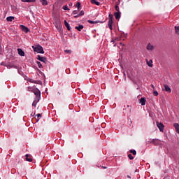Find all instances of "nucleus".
Returning a JSON list of instances; mask_svg holds the SVG:
<instances>
[{
	"instance_id": "c756f323",
	"label": "nucleus",
	"mask_w": 179,
	"mask_h": 179,
	"mask_svg": "<svg viewBox=\"0 0 179 179\" xmlns=\"http://www.w3.org/2000/svg\"><path fill=\"white\" fill-rule=\"evenodd\" d=\"M176 33L178 34L179 27H175Z\"/></svg>"
},
{
	"instance_id": "f03ea898",
	"label": "nucleus",
	"mask_w": 179,
	"mask_h": 179,
	"mask_svg": "<svg viewBox=\"0 0 179 179\" xmlns=\"http://www.w3.org/2000/svg\"><path fill=\"white\" fill-rule=\"evenodd\" d=\"M34 51L39 54H44V50L43 49V47L40 45H38L35 48H34Z\"/></svg>"
},
{
	"instance_id": "0eeeda50",
	"label": "nucleus",
	"mask_w": 179,
	"mask_h": 179,
	"mask_svg": "<svg viewBox=\"0 0 179 179\" xmlns=\"http://www.w3.org/2000/svg\"><path fill=\"white\" fill-rule=\"evenodd\" d=\"M139 103L141 106H145L146 104V99L145 98H141L139 99Z\"/></svg>"
},
{
	"instance_id": "09e8293b",
	"label": "nucleus",
	"mask_w": 179,
	"mask_h": 179,
	"mask_svg": "<svg viewBox=\"0 0 179 179\" xmlns=\"http://www.w3.org/2000/svg\"><path fill=\"white\" fill-rule=\"evenodd\" d=\"M69 5H72V3H70Z\"/></svg>"
},
{
	"instance_id": "ddd939ff",
	"label": "nucleus",
	"mask_w": 179,
	"mask_h": 179,
	"mask_svg": "<svg viewBox=\"0 0 179 179\" xmlns=\"http://www.w3.org/2000/svg\"><path fill=\"white\" fill-rule=\"evenodd\" d=\"M164 88L166 92H168V93H171V89L170 88V87H169V85H165Z\"/></svg>"
},
{
	"instance_id": "6e6552de",
	"label": "nucleus",
	"mask_w": 179,
	"mask_h": 179,
	"mask_svg": "<svg viewBox=\"0 0 179 179\" xmlns=\"http://www.w3.org/2000/svg\"><path fill=\"white\" fill-rule=\"evenodd\" d=\"M113 20H108V26L110 30H113Z\"/></svg>"
},
{
	"instance_id": "1a4fd4ad",
	"label": "nucleus",
	"mask_w": 179,
	"mask_h": 179,
	"mask_svg": "<svg viewBox=\"0 0 179 179\" xmlns=\"http://www.w3.org/2000/svg\"><path fill=\"white\" fill-rule=\"evenodd\" d=\"M17 51H18V54H19V55H20V57H24V51H23V50L18 48Z\"/></svg>"
},
{
	"instance_id": "a19ab883",
	"label": "nucleus",
	"mask_w": 179,
	"mask_h": 179,
	"mask_svg": "<svg viewBox=\"0 0 179 179\" xmlns=\"http://www.w3.org/2000/svg\"><path fill=\"white\" fill-rule=\"evenodd\" d=\"M151 86H152V89H155V85H151Z\"/></svg>"
},
{
	"instance_id": "39448f33",
	"label": "nucleus",
	"mask_w": 179,
	"mask_h": 179,
	"mask_svg": "<svg viewBox=\"0 0 179 179\" xmlns=\"http://www.w3.org/2000/svg\"><path fill=\"white\" fill-rule=\"evenodd\" d=\"M37 59H38V61H41V62H43L44 64H45V62H47V59L44 57H41L40 55H38Z\"/></svg>"
},
{
	"instance_id": "f704fd0d",
	"label": "nucleus",
	"mask_w": 179,
	"mask_h": 179,
	"mask_svg": "<svg viewBox=\"0 0 179 179\" xmlns=\"http://www.w3.org/2000/svg\"><path fill=\"white\" fill-rule=\"evenodd\" d=\"M36 117H37V118H38L39 117H41V114L38 113L36 115Z\"/></svg>"
},
{
	"instance_id": "a18cd8bd",
	"label": "nucleus",
	"mask_w": 179,
	"mask_h": 179,
	"mask_svg": "<svg viewBox=\"0 0 179 179\" xmlns=\"http://www.w3.org/2000/svg\"><path fill=\"white\" fill-rule=\"evenodd\" d=\"M27 89H30V87H28Z\"/></svg>"
},
{
	"instance_id": "9d476101",
	"label": "nucleus",
	"mask_w": 179,
	"mask_h": 179,
	"mask_svg": "<svg viewBox=\"0 0 179 179\" xmlns=\"http://www.w3.org/2000/svg\"><path fill=\"white\" fill-rule=\"evenodd\" d=\"M115 19L118 20L121 17V12H116L114 13Z\"/></svg>"
},
{
	"instance_id": "a878e982",
	"label": "nucleus",
	"mask_w": 179,
	"mask_h": 179,
	"mask_svg": "<svg viewBox=\"0 0 179 179\" xmlns=\"http://www.w3.org/2000/svg\"><path fill=\"white\" fill-rule=\"evenodd\" d=\"M83 15H85V11L81 10V11L79 13L78 16H83Z\"/></svg>"
},
{
	"instance_id": "f257e3e1",
	"label": "nucleus",
	"mask_w": 179,
	"mask_h": 179,
	"mask_svg": "<svg viewBox=\"0 0 179 179\" xmlns=\"http://www.w3.org/2000/svg\"><path fill=\"white\" fill-rule=\"evenodd\" d=\"M33 93H34L36 98L34 102L32 103V106L33 107H36L37 103L40 101V98L41 97V92H40V90L36 88V90H33Z\"/></svg>"
},
{
	"instance_id": "393cba45",
	"label": "nucleus",
	"mask_w": 179,
	"mask_h": 179,
	"mask_svg": "<svg viewBox=\"0 0 179 179\" xmlns=\"http://www.w3.org/2000/svg\"><path fill=\"white\" fill-rule=\"evenodd\" d=\"M62 9H64V10H69V8H68V6H64L62 7Z\"/></svg>"
},
{
	"instance_id": "c03bdc74",
	"label": "nucleus",
	"mask_w": 179,
	"mask_h": 179,
	"mask_svg": "<svg viewBox=\"0 0 179 179\" xmlns=\"http://www.w3.org/2000/svg\"><path fill=\"white\" fill-rule=\"evenodd\" d=\"M124 77L126 76V74H125V73H124Z\"/></svg>"
},
{
	"instance_id": "7ed1b4c3",
	"label": "nucleus",
	"mask_w": 179,
	"mask_h": 179,
	"mask_svg": "<svg viewBox=\"0 0 179 179\" xmlns=\"http://www.w3.org/2000/svg\"><path fill=\"white\" fill-rule=\"evenodd\" d=\"M157 126L161 132H163V131H164V124H163V123H159V122H157Z\"/></svg>"
},
{
	"instance_id": "f3484780",
	"label": "nucleus",
	"mask_w": 179,
	"mask_h": 179,
	"mask_svg": "<svg viewBox=\"0 0 179 179\" xmlns=\"http://www.w3.org/2000/svg\"><path fill=\"white\" fill-rule=\"evenodd\" d=\"M152 143H154V145H159V143H160V141L159 139H153Z\"/></svg>"
},
{
	"instance_id": "58836bf2",
	"label": "nucleus",
	"mask_w": 179,
	"mask_h": 179,
	"mask_svg": "<svg viewBox=\"0 0 179 179\" xmlns=\"http://www.w3.org/2000/svg\"><path fill=\"white\" fill-rule=\"evenodd\" d=\"M34 115H36V114H35V113H34V114H33V113H31V117H34Z\"/></svg>"
},
{
	"instance_id": "c85d7f7f",
	"label": "nucleus",
	"mask_w": 179,
	"mask_h": 179,
	"mask_svg": "<svg viewBox=\"0 0 179 179\" xmlns=\"http://www.w3.org/2000/svg\"><path fill=\"white\" fill-rule=\"evenodd\" d=\"M115 9L117 12H120V7L118 6H115Z\"/></svg>"
},
{
	"instance_id": "4c0bfd02",
	"label": "nucleus",
	"mask_w": 179,
	"mask_h": 179,
	"mask_svg": "<svg viewBox=\"0 0 179 179\" xmlns=\"http://www.w3.org/2000/svg\"><path fill=\"white\" fill-rule=\"evenodd\" d=\"M106 125V123H102L101 124V127H102V128H104V126Z\"/></svg>"
},
{
	"instance_id": "bb28decb",
	"label": "nucleus",
	"mask_w": 179,
	"mask_h": 179,
	"mask_svg": "<svg viewBox=\"0 0 179 179\" xmlns=\"http://www.w3.org/2000/svg\"><path fill=\"white\" fill-rule=\"evenodd\" d=\"M79 11V10H75L73 11L72 15H78V12Z\"/></svg>"
},
{
	"instance_id": "20e7f679",
	"label": "nucleus",
	"mask_w": 179,
	"mask_h": 179,
	"mask_svg": "<svg viewBox=\"0 0 179 179\" xmlns=\"http://www.w3.org/2000/svg\"><path fill=\"white\" fill-rule=\"evenodd\" d=\"M20 29H21V30L24 33H29V29L24 25H20Z\"/></svg>"
},
{
	"instance_id": "2f4dec72",
	"label": "nucleus",
	"mask_w": 179,
	"mask_h": 179,
	"mask_svg": "<svg viewBox=\"0 0 179 179\" xmlns=\"http://www.w3.org/2000/svg\"><path fill=\"white\" fill-rule=\"evenodd\" d=\"M64 52H67V54H71L72 51L66 50H64Z\"/></svg>"
},
{
	"instance_id": "b1692460",
	"label": "nucleus",
	"mask_w": 179,
	"mask_h": 179,
	"mask_svg": "<svg viewBox=\"0 0 179 179\" xmlns=\"http://www.w3.org/2000/svg\"><path fill=\"white\" fill-rule=\"evenodd\" d=\"M37 65H38V68H43V64H41V62H37Z\"/></svg>"
},
{
	"instance_id": "37998d69",
	"label": "nucleus",
	"mask_w": 179,
	"mask_h": 179,
	"mask_svg": "<svg viewBox=\"0 0 179 179\" xmlns=\"http://www.w3.org/2000/svg\"><path fill=\"white\" fill-rule=\"evenodd\" d=\"M127 178H131V176H127Z\"/></svg>"
},
{
	"instance_id": "49530a36",
	"label": "nucleus",
	"mask_w": 179,
	"mask_h": 179,
	"mask_svg": "<svg viewBox=\"0 0 179 179\" xmlns=\"http://www.w3.org/2000/svg\"><path fill=\"white\" fill-rule=\"evenodd\" d=\"M69 5H72V3H70Z\"/></svg>"
},
{
	"instance_id": "412c9836",
	"label": "nucleus",
	"mask_w": 179,
	"mask_h": 179,
	"mask_svg": "<svg viewBox=\"0 0 179 179\" xmlns=\"http://www.w3.org/2000/svg\"><path fill=\"white\" fill-rule=\"evenodd\" d=\"M76 6L78 10H80V2H77Z\"/></svg>"
},
{
	"instance_id": "dca6fc26",
	"label": "nucleus",
	"mask_w": 179,
	"mask_h": 179,
	"mask_svg": "<svg viewBox=\"0 0 179 179\" xmlns=\"http://www.w3.org/2000/svg\"><path fill=\"white\" fill-rule=\"evenodd\" d=\"M7 22H13V20H15V17L10 16L6 17Z\"/></svg>"
},
{
	"instance_id": "ea45409f",
	"label": "nucleus",
	"mask_w": 179,
	"mask_h": 179,
	"mask_svg": "<svg viewBox=\"0 0 179 179\" xmlns=\"http://www.w3.org/2000/svg\"><path fill=\"white\" fill-rule=\"evenodd\" d=\"M101 167L102 169H107V166H101Z\"/></svg>"
},
{
	"instance_id": "4be33fe9",
	"label": "nucleus",
	"mask_w": 179,
	"mask_h": 179,
	"mask_svg": "<svg viewBox=\"0 0 179 179\" xmlns=\"http://www.w3.org/2000/svg\"><path fill=\"white\" fill-rule=\"evenodd\" d=\"M129 152H130V153H132V155H134V156L136 155V150H130Z\"/></svg>"
},
{
	"instance_id": "423d86ee",
	"label": "nucleus",
	"mask_w": 179,
	"mask_h": 179,
	"mask_svg": "<svg viewBox=\"0 0 179 179\" xmlns=\"http://www.w3.org/2000/svg\"><path fill=\"white\" fill-rule=\"evenodd\" d=\"M25 160H27V162H33V157L31 155L27 154L25 155Z\"/></svg>"
},
{
	"instance_id": "2eb2a0df",
	"label": "nucleus",
	"mask_w": 179,
	"mask_h": 179,
	"mask_svg": "<svg viewBox=\"0 0 179 179\" xmlns=\"http://www.w3.org/2000/svg\"><path fill=\"white\" fill-rule=\"evenodd\" d=\"M147 65L152 68L153 66V60L147 61Z\"/></svg>"
},
{
	"instance_id": "aec40b11",
	"label": "nucleus",
	"mask_w": 179,
	"mask_h": 179,
	"mask_svg": "<svg viewBox=\"0 0 179 179\" xmlns=\"http://www.w3.org/2000/svg\"><path fill=\"white\" fill-rule=\"evenodd\" d=\"M22 2H28V3H33L36 2V0H21Z\"/></svg>"
},
{
	"instance_id": "7c9ffc66",
	"label": "nucleus",
	"mask_w": 179,
	"mask_h": 179,
	"mask_svg": "<svg viewBox=\"0 0 179 179\" xmlns=\"http://www.w3.org/2000/svg\"><path fill=\"white\" fill-rule=\"evenodd\" d=\"M153 94L154 96H159V92H157V91H154Z\"/></svg>"
},
{
	"instance_id": "79ce46f5",
	"label": "nucleus",
	"mask_w": 179,
	"mask_h": 179,
	"mask_svg": "<svg viewBox=\"0 0 179 179\" xmlns=\"http://www.w3.org/2000/svg\"><path fill=\"white\" fill-rule=\"evenodd\" d=\"M1 65H5V63L1 62Z\"/></svg>"
},
{
	"instance_id": "cd10ccee",
	"label": "nucleus",
	"mask_w": 179,
	"mask_h": 179,
	"mask_svg": "<svg viewBox=\"0 0 179 179\" xmlns=\"http://www.w3.org/2000/svg\"><path fill=\"white\" fill-rule=\"evenodd\" d=\"M113 15L111 13H109V20H113Z\"/></svg>"
},
{
	"instance_id": "4468645a",
	"label": "nucleus",
	"mask_w": 179,
	"mask_h": 179,
	"mask_svg": "<svg viewBox=\"0 0 179 179\" xmlns=\"http://www.w3.org/2000/svg\"><path fill=\"white\" fill-rule=\"evenodd\" d=\"M91 3H93L94 5H97V6H100V2L96 0H91Z\"/></svg>"
},
{
	"instance_id": "6ab92c4d",
	"label": "nucleus",
	"mask_w": 179,
	"mask_h": 179,
	"mask_svg": "<svg viewBox=\"0 0 179 179\" xmlns=\"http://www.w3.org/2000/svg\"><path fill=\"white\" fill-rule=\"evenodd\" d=\"M83 27H84L83 25L79 24L78 27H76V30H78V31H81L82 29H83Z\"/></svg>"
},
{
	"instance_id": "473e14b6",
	"label": "nucleus",
	"mask_w": 179,
	"mask_h": 179,
	"mask_svg": "<svg viewBox=\"0 0 179 179\" xmlns=\"http://www.w3.org/2000/svg\"><path fill=\"white\" fill-rule=\"evenodd\" d=\"M88 23H91V24H93V23H94V21L89 20Z\"/></svg>"
},
{
	"instance_id": "f8f14e48",
	"label": "nucleus",
	"mask_w": 179,
	"mask_h": 179,
	"mask_svg": "<svg viewBox=\"0 0 179 179\" xmlns=\"http://www.w3.org/2000/svg\"><path fill=\"white\" fill-rule=\"evenodd\" d=\"M155 47L151 45L150 43H148L147 45V50H150V51H152V50H154Z\"/></svg>"
},
{
	"instance_id": "c9c22d12",
	"label": "nucleus",
	"mask_w": 179,
	"mask_h": 179,
	"mask_svg": "<svg viewBox=\"0 0 179 179\" xmlns=\"http://www.w3.org/2000/svg\"><path fill=\"white\" fill-rule=\"evenodd\" d=\"M7 67L8 69H10V68H13L14 66H8Z\"/></svg>"
},
{
	"instance_id": "9b49d317",
	"label": "nucleus",
	"mask_w": 179,
	"mask_h": 179,
	"mask_svg": "<svg viewBox=\"0 0 179 179\" xmlns=\"http://www.w3.org/2000/svg\"><path fill=\"white\" fill-rule=\"evenodd\" d=\"M64 26H66L67 30H69V31H71V26L69 25V23H68V22H66V20H64Z\"/></svg>"
},
{
	"instance_id": "e433bc0d",
	"label": "nucleus",
	"mask_w": 179,
	"mask_h": 179,
	"mask_svg": "<svg viewBox=\"0 0 179 179\" xmlns=\"http://www.w3.org/2000/svg\"><path fill=\"white\" fill-rule=\"evenodd\" d=\"M79 16H80V15H79V14H78L77 15H75L74 17L76 19V18L79 17Z\"/></svg>"
},
{
	"instance_id": "5701e85b",
	"label": "nucleus",
	"mask_w": 179,
	"mask_h": 179,
	"mask_svg": "<svg viewBox=\"0 0 179 179\" xmlns=\"http://www.w3.org/2000/svg\"><path fill=\"white\" fill-rule=\"evenodd\" d=\"M128 157H129V159L130 160H134V156H132L131 154H129V155H128Z\"/></svg>"
},
{
	"instance_id": "a211bd4d",
	"label": "nucleus",
	"mask_w": 179,
	"mask_h": 179,
	"mask_svg": "<svg viewBox=\"0 0 179 179\" xmlns=\"http://www.w3.org/2000/svg\"><path fill=\"white\" fill-rule=\"evenodd\" d=\"M41 2L43 6H47V5H48V1H47V0H41Z\"/></svg>"
},
{
	"instance_id": "72a5a7b5",
	"label": "nucleus",
	"mask_w": 179,
	"mask_h": 179,
	"mask_svg": "<svg viewBox=\"0 0 179 179\" xmlns=\"http://www.w3.org/2000/svg\"><path fill=\"white\" fill-rule=\"evenodd\" d=\"M29 82H30L31 83H36V81L33 80L32 79H30Z\"/></svg>"
},
{
	"instance_id": "de8ad7c7",
	"label": "nucleus",
	"mask_w": 179,
	"mask_h": 179,
	"mask_svg": "<svg viewBox=\"0 0 179 179\" xmlns=\"http://www.w3.org/2000/svg\"><path fill=\"white\" fill-rule=\"evenodd\" d=\"M69 5H72V3H70Z\"/></svg>"
}]
</instances>
